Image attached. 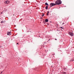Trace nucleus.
Instances as JSON below:
<instances>
[{"instance_id":"17","label":"nucleus","mask_w":74,"mask_h":74,"mask_svg":"<svg viewBox=\"0 0 74 74\" xmlns=\"http://www.w3.org/2000/svg\"><path fill=\"white\" fill-rule=\"evenodd\" d=\"M55 40H57V39H55Z\"/></svg>"},{"instance_id":"18","label":"nucleus","mask_w":74,"mask_h":74,"mask_svg":"<svg viewBox=\"0 0 74 74\" xmlns=\"http://www.w3.org/2000/svg\"><path fill=\"white\" fill-rule=\"evenodd\" d=\"M18 44V43H17V45Z\"/></svg>"},{"instance_id":"23","label":"nucleus","mask_w":74,"mask_h":74,"mask_svg":"<svg viewBox=\"0 0 74 74\" xmlns=\"http://www.w3.org/2000/svg\"><path fill=\"white\" fill-rule=\"evenodd\" d=\"M13 15H14V14Z\"/></svg>"},{"instance_id":"8","label":"nucleus","mask_w":74,"mask_h":74,"mask_svg":"<svg viewBox=\"0 0 74 74\" xmlns=\"http://www.w3.org/2000/svg\"><path fill=\"white\" fill-rule=\"evenodd\" d=\"M45 5H48V4L47 3H45Z\"/></svg>"},{"instance_id":"3","label":"nucleus","mask_w":74,"mask_h":74,"mask_svg":"<svg viewBox=\"0 0 74 74\" xmlns=\"http://www.w3.org/2000/svg\"><path fill=\"white\" fill-rule=\"evenodd\" d=\"M69 35H70L71 36H74V34L72 32H69Z\"/></svg>"},{"instance_id":"21","label":"nucleus","mask_w":74,"mask_h":74,"mask_svg":"<svg viewBox=\"0 0 74 74\" xmlns=\"http://www.w3.org/2000/svg\"><path fill=\"white\" fill-rule=\"evenodd\" d=\"M3 12H1V14H2Z\"/></svg>"},{"instance_id":"15","label":"nucleus","mask_w":74,"mask_h":74,"mask_svg":"<svg viewBox=\"0 0 74 74\" xmlns=\"http://www.w3.org/2000/svg\"><path fill=\"white\" fill-rule=\"evenodd\" d=\"M46 14H47V15H48V13H47Z\"/></svg>"},{"instance_id":"10","label":"nucleus","mask_w":74,"mask_h":74,"mask_svg":"<svg viewBox=\"0 0 74 74\" xmlns=\"http://www.w3.org/2000/svg\"><path fill=\"white\" fill-rule=\"evenodd\" d=\"M1 23H4V21H2L1 22Z\"/></svg>"},{"instance_id":"4","label":"nucleus","mask_w":74,"mask_h":74,"mask_svg":"<svg viewBox=\"0 0 74 74\" xmlns=\"http://www.w3.org/2000/svg\"><path fill=\"white\" fill-rule=\"evenodd\" d=\"M9 3H10V1L8 0L4 2L6 4H8Z\"/></svg>"},{"instance_id":"20","label":"nucleus","mask_w":74,"mask_h":74,"mask_svg":"<svg viewBox=\"0 0 74 74\" xmlns=\"http://www.w3.org/2000/svg\"><path fill=\"white\" fill-rule=\"evenodd\" d=\"M63 24H64V23H62V25H63Z\"/></svg>"},{"instance_id":"1","label":"nucleus","mask_w":74,"mask_h":74,"mask_svg":"<svg viewBox=\"0 0 74 74\" xmlns=\"http://www.w3.org/2000/svg\"><path fill=\"white\" fill-rule=\"evenodd\" d=\"M62 4V2L60 0H57L55 2V4L56 5H59Z\"/></svg>"},{"instance_id":"5","label":"nucleus","mask_w":74,"mask_h":74,"mask_svg":"<svg viewBox=\"0 0 74 74\" xmlns=\"http://www.w3.org/2000/svg\"><path fill=\"white\" fill-rule=\"evenodd\" d=\"M10 34H11V32H7V35H10Z\"/></svg>"},{"instance_id":"11","label":"nucleus","mask_w":74,"mask_h":74,"mask_svg":"<svg viewBox=\"0 0 74 74\" xmlns=\"http://www.w3.org/2000/svg\"><path fill=\"white\" fill-rule=\"evenodd\" d=\"M63 74H66V72H63Z\"/></svg>"},{"instance_id":"19","label":"nucleus","mask_w":74,"mask_h":74,"mask_svg":"<svg viewBox=\"0 0 74 74\" xmlns=\"http://www.w3.org/2000/svg\"><path fill=\"white\" fill-rule=\"evenodd\" d=\"M49 40H50V39H49V40L48 41H49Z\"/></svg>"},{"instance_id":"7","label":"nucleus","mask_w":74,"mask_h":74,"mask_svg":"<svg viewBox=\"0 0 74 74\" xmlns=\"http://www.w3.org/2000/svg\"><path fill=\"white\" fill-rule=\"evenodd\" d=\"M48 6H47L45 8V9L46 10H48Z\"/></svg>"},{"instance_id":"6","label":"nucleus","mask_w":74,"mask_h":74,"mask_svg":"<svg viewBox=\"0 0 74 74\" xmlns=\"http://www.w3.org/2000/svg\"><path fill=\"white\" fill-rule=\"evenodd\" d=\"M48 22V19H46L45 20V22Z\"/></svg>"},{"instance_id":"16","label":"nucleus","mask_w":74,"mask_h":74,"mask_svg":"<svg viewBox=\"0 0 74 74\" xmlns=\"http://www.w3.org/2000/svg\"><path fill=\"white\" fill-rule=\"evenodd\" d=\"M3 73V71L1 72V73Z\"/></svg>"},{"instance_id":"12","label":"nucleus","mask_w":74,"mask_h":74,"mask_svg":"<svg viewBox=\"0 0 74 74\" xmlns=\"http://www.w3.org/2000/svg\"><path fill=\"white\" fill-rule=\"evenodd\" d=\"M60 28H61V29H64V28L63 27H61Z\"/></svg>"},{"instance_id":"13","label":"nucleus","mask_w":74,"mask_h":74,"mask_svg":"<svg viewBox=\"0 0 74 74\" xmlns=\"http://www.w3.org/2000/svg\"><path fill=\"white\" fill-rule=\"evenodd\" d=\"M70 61H73V60H71Z\"/></svg>"},{"instance_id":"22","label":"nucleus","mask_w":74,"mask_h":74,"mask_svg":"<svg viewBox=\"0 0 74 74\" xmlns=\"http://www.w3.org/2000/svg\"><path fill=\"white\" fill-rule=\"evenodd\" d=\"M39 36V37H40V36Z\"/></svg>"},{"instance_id":"2","label":"nucleus","mask_w":74,"mask_h":74,"mask_svg":"<svg viewBox=\"0 0 74 74\" xmlns=\"http://www.w3.org/2000/svg\"><path fill=\"white\" fill-rule=\"evenodd\" d=\"M56 5V4L53 3H51L50 4V5L51 7H52V6H54V5Z\"/></svg>"},{"instance_id":"14","label":"nucleus","mask_w":74,"mask_h":74,"mask_svg":"<svg viewBox=\"0 0 74 74\" xmlns=\"http://www.w3.org/2000/svg\"><path fill=\"white\" fill-rule=\"evenodd\" d=\"M47 12V13H49V11H48Z\"/></svg>"},{"instance_id":"9","label":"nucleus","mask_w":74,"mask_h":74,"mask_svg":"<svg viewBox=\"0 0 74 74\" xmlns=\"http://www.w3.org/2000/svg\"><path fill=\"white\" fill-rule=\"evenodd\" d=\"M44 16V13H42V17Z\"/></svg>"}]
</instances>
